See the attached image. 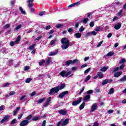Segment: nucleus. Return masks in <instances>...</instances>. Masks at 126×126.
Wrapping results in <instances>:
<instances>
[{
  "instance_id": "1",
  "label": "nucleus",
  "mask_w": 126,
  "mask_h": 126,
  "mask_svg": "<svg viewBox=\"0 0 126 126\" xmlns=\"http://www.w3.org/2000/svg\"><path fill=\"white\" fill-rule=\"evenodd\" d=\"M64 87H65V84H62L60 86H57V87L50 89L49 94H50V95H53L54 93H59L60 90L63 89Z\"/></svg>"
},
{
  "instance_id": "2",
  "label": "nucleus",
  "mask_w": 126,
  "mask_h": 126,
  "mask_svg": "<svg viewBox=\"0 0 126 126\" xmlns=\"http://www.w3.org/2000/svg\"><path fill=\"white\" fill-rule=\"evenodd\" d=\"M76 63H78V60L75 59L74 60H69L65 62V65L68 66L70 64H75Z\"/></svg>"
},
{
  "instance_id": "3",
  "label": "nucleus",
  "mask_w": 126,
  "mask_h": 126,
  "mask_svg": "<svg viewBox=\"0 0 126 126\" xmlns=\"http://www.w3.org/2000/svg\"><path fill=\"white\" fill-rule=\"evenodd\" d=\"M69 92L67 91L63 92L62 93L59 94V97L61 98V99H63V97H64L65 95H67Z\"/></svg>"
},
{
  "instance_id": "4",
  "label": "nucleus",
  "mask_w": 126,
  "mask_h": 126,
  "mask_svg": "<svg viewBox=\"0 0 126 126\" xmlns=\"http://www.w3.org/2000/svg\"><path fill=\"white\" fill-rule=\"evenodd\" d=\"M82 100V97H80L79 98V99L78 100L73 101L72 103V106H76L77 105H78V104L81 102Z\"/></svg>"
},
{
  "instance_id": "5",
  "label": "nucleus",
  "mask_w": 126,
  "mask_h": 126,
  "mask_svg": "<svg viewBox=\"0 0 126 126\" xmlns=\"http://www.w3.org/2000/svg\"><path fill=\"white\" fill-rule=\"evenodd\" d=\"M29 124V121L25 120L20 122V126H26V125H28Z\"/></svg>"
},
{
  "instance_id": "6",
  "label": "nucleus",
  "mask_w": 126,
  "mask_h": 126,
  "mask_svg": "<svg viewBox=\"0 0 126 126\" xmlns=\"http://www.w3.org/2000/svg\"><path fill=\"white\" fill-rule=\"evenodd\" d=\"M9 118H10L9 115H6L4 117L3 119L1 120L0 123L3 124L4 122H8V119H9Z\"/></svg>"
},
{
  "instance_id": "7",
  "label": "nucleus",
  "mask_w": 126,
  "mask_h": 126,
  "mask_svg": "<svg viewBox=\"0 0 126 126\" xmlns=\"http://www.w3.org/2000/svg\"><path fill=\"white\" fill-rule=\"evenodd\" d=\"M98 105L97 103H94L92 106V109L91 110V112H94V111H96L97 110V108Z\"/></svg>"
},
{
  "instance_id": "8",
  "label": "nucleus",
  "mask_w": 126,
  "mask_h": 126,
  "mask_svg": "<svg viewBox=\"0 0 126 126\" xmlns=\"http://www.w3.org/2000/svg\"><path fill=\"white\" fill-rule=\"evenodd\" d=\"M34 1V0H29L27 2L29 3L28 7H33L34 6V3H33Z\"/></svg>"
},
{
  "instance_id": "9",
  "label": "nucleus",
  "mask_w": 126,
  "mask_h": 126,
  "mask_svg": "<svg viewBox=\"0 0 126 126\" xmlns=\"http://www.w3.org/2000/svg\"><path fill=\"white\" fill-rule=\"evenodd\" d=\"M61 43L62 44H69V41L66 40V38L63 37L61 39Z\"/></svg>"
},
{
  "instance_id": "10",
  "label": "nucleus",
  "mask_w": 126,
  "mask_h": 126,
  "mask_svg": "<svg viewBox=\"0 0 126 126\" xmlns=\"http://www.w3.org/2000/svg\"><path fill=\"white\" fill-rule=\"evenodd\" d=\"M59 114L61 115H63V116H66V114H67V112L66 110L61 109L59 111Z\"/></svg>"
},
{
  "instance_id": "11",
  "label": "nucleus",
  "mask_w": 126,
  "mask_h": 126,
  "mask_svg": "<svg viewBox=\"0 0 126 126\" xmlns=\"http://www.w3.org/2000/svg\"><path fill=\"white\" fill-rule=\"evenodd\" d=\"M79 4H80V1H78L77 2H75V3H73L72 4L68 5L67 6V7L69 8V7H73V6L76 5L77 6V5H79Z\"/></svg>"
},
{
  "instance_id": "12",
  "label": "nucleus",
  "mask_w": 126,
  "mask_h": 126,
  "mask_svg": "<svg viewBox=\"0 0 126 126\" xmlns=\"http://www.w3.org/2000/svg\"><path fill=\"white\" fill-rule=\"evenodd\" d=\"M51 100H52V97L51 96H49L46 102L44 104V107H47L49 105V104L50 103V102H51Z\"/></svg>"
},
{
  "instance_id": "13",
  "label": "nucleus",
  "mask_w": 126,
  "mask_h": 126,
  "mask_svg": "<svg viewBox=\"0 0 126 126\" xmlns=\"http://www.w3.org/2000/svg\"><path fill=\"white\" fill-rule=\"evenodd\" d=\"M121 27H122L121 23H117L114 26V28L116 30H119V29H120Z\"/></svg>"
},
{
  "instance_id": "14",
  "label": "nucleus",
  "mask_w": 126,
  "mask_h": 126,
  "mask_svg": "<svg viewBox=\"0 0 126 126\" xmlns=\"http://www.w3.org/2000/svg\"><path fill=\"white\" fill-rule=\"evenodd\" d=\"M68 122H69V119H65V120L62 122V126H66L68 124Z\"/></svg>"
},
{
  "instance_id": "15",
  "label": "nucleus",
  "mask_w": 126,
  "mask_h": 126,
  "mask_svg": "<svg viewBox=\"0 0 126 126\" xmlns=\"http://www.w3.org/2000/svg\"><path fill=\"white\" fill-rule=\"evenodd\" d=\"M69 45H70V43H67L65 44L64 45H62V48L63 50H66V48L69 47Z\"/></svg>"
},
{
  "instance_id": "16",
  "label": "nucleus",
  "mask_w": 126,
  "mask_h": 126,
  "mask_svg": "<svg viewBox=\"0 0 126 126\" xmlns=\"http://www.w3.org/2000/svg\"><path fill=\"white\" fill-rule=\"evenodd\" d=\"M74 37L76 38V39H79V38H81V33L77 32L74 35Z\"/></svg>"
},
{
  "instance_id": "17",
  "label": "nucleus",
  "mask_w": 126,
  "mask_h": 126,
  "mask_svg": "<svg viewBox=\"0 0 126 126\" xmlns=\"http://www.w3.org/2000/svg\"><path fill=\"white\" fill-rule=\"evenodd\" d=\"M21 39V36L20 35H18L15 41L16 45L19 44V42H20V40Z\"/></svg>"
},
{
  "instance_id": "18",
  "label": "nucleus",
  "mask_w": 126,
  "mask_h": 126,
  "mask_svg": "<svg viewBox=\"0 0 126 126\" xmlns=\"http://www.w3.org/2000/svg\"><path fill=\"white\" fill-rule=\"evenodd\" d=\"M58 53H59V50H55V52H50L49 54V56L50 57H52L53 56H56V55H57Z\"/></svg>"
},
{
  "instance_id": "19",
  "label": "nucleus",
  "mask_w": 126,
  "mask_h": 126,
  "mask_svg": "<svg viewBox=\"0 0 126 126\" xmlns=\"http://www.w3.org/2000/svg\"><path fill=\"white\" fill-rule=\"evenodd\" d=\"M122 74H123V72H117L114 74V77H119V76H121Z\"/></svg>"
},
{
  "instance_id": "20",
  "label": "nucleus",
  "mask_w": 126,
  "mask_h": 126,
  "mask_svg": "<svg viewBox=\"0 0 126 126\" xmlns=\"http://www.w3.org/2000/svg\"><path fill=\"white\" fill-rule=\"evenodd\" d=\"M91 98V95L90 94H87L84 97V101H87V100H89Z\"/></svg>"
},
{
  "instance_id": "21",
  "label": "nucleus",
  "mask_w": 126,
  "mask_h": 126,
  "mask_svg": "<svg viewBox=\"0 0 126 126\" xmlns=\"http://www.w3.org/2000/svg\"><path fill=\"white\" fill-rule=\"evenodd\" d=\"M85 107V102H83L79 106V110H83Z\"/></svg>"
},
{
  "instance_id": "22",
  "label": "nucleus",
  "mask_w": 126,
  "mask_h": 126,
  "mask_svg": "<svg viewBox=\"0 0 126 126\" xmlns=\"http://www.w3.org/2000/svg\"><path fill=\"white\" fill-rule=\"evenodd\" d=\"M65 73H66V71L65 70H63L60 72V74L62 77H64L65 76Z\"/></svg>"
},
{
  "instance_id": "23",
  "label": "nucleus",
  "mask_w": 126,
  "mask_h": 126,
  "mask_svg": "<svg viewBox=\"0 0 126 126\" xmlns=\"http://www.w3.org/2000/svg\"><path fill=\"white\" fill-rule=\"evenodd\" d=\"M97 75L98 76L99 78H103V77H104V75H103V73L101 72H97Z\"/></svg>"
},
{
  "instance_id": "24",
  "label": "nucleus",
  "mask_w": 126,
  "mask_h": 126,
  "mask_svg": "<svg viewBox=\"0 0 126 126\" xmlns=\"http://www.w3.org/2000/svg\"><path fill=\"white\" fill-rule=\"evenodd\" d=\"M56 42H57V38L52 40L50 41V46H53V45H54L55 44V43H56Z\"/></svg>"
},
{
  "instance_id": "25",
  "label": "nucleus",
  "mask_w": 126,
  "mask_h": 126,
  "mask_svg": "<svg viewBox=\"0 0 126 126\" xmlns=\"http://www.w3.org/2000/svg\"><path fill=\"white\" fill-rule=\"evenodd\" d=\"M108 69V67L104 66L102 67H101L100 68V71H103L105 72Z\"/></svg>"
},
{
  "instance_id": "26",
  "label": "nucleus",
  "mask_w": 126,
  "mask_h": 126,
  "mask_svg": "<svg viewBox=\"0 0 126 126\" xmlns=\"http://www.w3.org/2000/svg\"><path fill=\"white\" fill-rule=\"evenodd\" d=\"M114 55V52L113 51H110L109 52L107 55V57H112V56Z\"/></svg>"
},
{
  "instance_id": "27",
  "label": "nucleus",
  "mask_w": 126,
  "mask_h": 126,
  "mask_svg": "<svg viewBox=\"0 0 126 126\" xmlns=\"http://www.w3.org/2000/svg\"><path fill=\"white\" fill-rule=\"evenodd\" d=\"M40 118L38 116L36 117H33L32 118V121H33V122H36V121H38V120H39Z\"/></svg>"
},
{
  "instance_id": "28",
  "label": "nucleus",
  "mask_w": 126,
  "mask_h": 126,
  "mask_svg": "<svg viewBox=\"0 0 126 126\" xmlns=\"http://www.w3.org/2000/svg\"><path fill=\"white\" fill-rule=\"evenodd\" d=\"M120 82H123V81H126V75L123 76L120 80H119Z\"/></svg>"
},
{
  "instance_id": "29",
  "label": "nucleus",
  "mask_w": 126,
  "mask_h": 126,
  "mask_svg": "<svg viewBox=\"0 0 126 126\" xmlns=\"http://www.w3.org/2000/svg\"><path fill=\"white\" fill-rule=\"evenodd\" d=\"M45 62L46 61H45V60H41V61H40L38 63L39 65H40V66H41V65H43V64H44V63H45Z\"/></svg>"
},
{
  "instance_id": "30",
  "label": "nucleus",
  "mask_w": 126,
  "mask_h": 126,
  "mask_svg": "<svg viewBox=\"0 0 126 126\" xmlns=\"http://www.w3.org/2000/svg\"><path fill=\"white\" fill-rule=\"evenodd\" d=\"M108 82H109V79H105L103 80V82L102 83V85H105L107 84Z\"/></svg>"
},
{
  "instance_id": "31",
  "label": "nucleus",
  "mask_w": 126,
  "mask_h": 126,
  "mask_svg": "<svg viewBox=\"0 0 126 126\" xmlns=\"http://www.w3.org/2000/svg\"><path fill=\"white\" fill-rule=\"evenodd\" d=\"M17 123V120L16 119H14L10 122L11 125H14V124H16Z\"/></svg>"
},
{
  "instance_id": "32",
  "label": "nucleus",
  "mask_w": 126,
  "mask_h": 126,
  "mask_svg": "<svg viewBox=\"0 0 126 126\" xmlns=\"http://www.w3.org/2000/svg\"><path fill=\"white\" fill-rule=\"evenodd\" d=\"M19 10L21 11V13L22 14H26V12L25 11H23V8H22V7H19Z\"/></svg>"
},
{
  "instance_id": "33",
  "label": "nucleus",
  "mask_w": 126,
  "mask_h": 126,
  "mask_svg": "<svg viewBox=\"0 0 126 126\" xmlns=\"http://www.w3.org/2000/svg\"><path fill=\"white\" fill-rule=\"evenodd\" d=\"M35 46H36V44H33L32 45H31L29 47V50H33L34 48H35Z\"/></svg>"
},
{
  "instance_id": "34",
  "label": "nucleus",
  "mask_w": 126,
  "mask_h": 126,
  "mask_svg": "<svg viewBox=\"0 0 126 126\" xmlns=\"http://www.w3.org/2000/svg\"><path fill=\"white\" fill-rule=\"evenodd\" d=\"M45 98H42L38 100V104H41V103H43L45 101Z\"/></svg>"
},
{
  "instance_id": "35",
  "label": "nucleus",
  "mask_w": 126,
  "mask_h": 126,
  "mask_svg": "<svg viewBox=\"0 0 126 126\" xmlns=\"http://www.w3.org/2000/svg\"><path fill=\"white\" fill-rule=\"evenodd\" d=\"M88 21H89V19H88V18H86L83 20V22L85 23V24H86Z\"/></svg>"
},
{
  "instance_id": "36",
  "label": "nucleus",
  "mask_w": 126,
  "mask_h": 126,
  "mask_svg": "<svg viewBox=\"0 0 126 126\" xmlns=\"http://www.w3.org/2000/svg\"><path fill=\"white\" fill-rule=\"evenodd\" d=\"M33 117L32 115H30L26 118V121H29L30 120H31L32 119V117Z\"/></svg>"
},
{
  "instance_id": "37",
  "label": "nucleus",
  "mask_w": 126,
  "mask_h": 126,
  "mask_svg": "<svg viewBox=\"0 0 126 126\" xmlns=\"http://www.w3.org/2000/svg\"><path fill=\"white\" fill-rule=\"evenodd\" d=\"M114 92H115V90H114V88H112L110 90L109 92H108V94H113Z\"/></svg>"
},
{
  "instance_id": "38",
  "label": "nucleus",
  "mask_w": 126,
  "mask_h": 126,
  "mask_svg": "<svg viewBox=\"0 0 126 126\" xmlns=\"http://www.w3.org/2000/svg\"><path fill=\"white\" fill-rule=\"evenodd\" d=\"M125 66H126V65H125L124 63L122 64L119 67V68L121 70L124 69L125 68Z\"/></svg>"
},
{
  "instance_id": "39",
  "label": "nucleus",
  "mask_w": 126,
  "mask_h": 126,
  "mask_svg": "<svg viewBox=\"0 0 126 126\" xmlns=\"http://www.w3.org/2000/svg\"><path fill=\"white\" fill-rule=\"evenodd\" d=\"M90 78H91V76L88 75L86 77V79L85 80V82H87L88 80H90Z\"/></svg>"
},
{
  "instance_id": "40",
  "label": "nucleus",
  "mask_w": 126,
  "mask_h": 126,
  "mask_svg": "<svg viewBox=\"0 0 126 126\" xmlns=\"http://www.w3.org/2000/svg\"><path fill=\"white\" fill-rule=\"evenodd\" d=\"M61 27H63V24H58L56 26V28H61Z\"/></svg>"
},
{
  "instance_id": "41",
  "label": "nucleus",
  "mask_w": 126,
  "mask_h": 126,
  "mask_svg": "<svg viewBox=\"0 0 126 126\" xmlns=\"http://www.w3.org/2000/svg\"><path fill=\"white\" fill-rule=\"evenodd\" d=\"M32 80V79L31 78H28L26 80V83H30L31 81Z\"/></svg>"
},
{
  "instance_id": "42",
  "label": "nucleus",
  "mask_w": 126,
  "mask_h": 126,
  "mask_svg": "<svg viewBox=\"0 0 126 126\" xmlns=\"http://www.w3.org/2000/svg\"><path fill=\"white\" fill-rule=\"evenodd\" d=\"M10 85V83L6 82L2 86V87H8Z\"/></svg>"
},
{
  "instance_id": "43",
  "label": "nucleus",
  "mask_w": 126,
  "mask_h": 126,
  "mask_svg": "<svg viewBox=\"0 0 126 126\" xmlns=\"http://www.w3.org/2000/svg\"><path fill=\"white\" fill-rule=\"evenodd\" d=\"M50 63H51V58L49 57L46 61V64L49 65V64H50Z\"/></svg>"
},
{
  "instance_id": "44",
  "label": "nucleus",
  "mask_w": 126,
  "mask_h": 126,
  "mask_svg": "<svg viewBox=\"0 0 126 126\" xmlns=\"http://www.w3.org/2000/svg\"><path fill=\"white\" fill-rule=\"evenodd\" d=\"M126 63V59H121V61L119 62V63L120 64H122L123 63Z\"/></svg>"
},
{
  "instance_id": "45",
  "label": "nucleus",
  "mask_w": 126,
  "mask_h": 126,
  "mask_svg": "<svg viewBox=\"0 0 126 126\" xmlns=\"http://www.w3.org/2000/svg\"><path fill=\"white\" fill-rule=\"evenodd\" d=\"M27 97V95H24L22 96L20 98V101H22V100H25V99H26V97Z\"/></svg>"
},
{
  "instance_id": "46",
  "label": "nucleus",
  "mask_w": 126,
  "mask_h": 126,
  "mask_svg": "<svg viewBox=\"0 0 126 126\" xmlns=\"http://www.w3.org/2000/svg\"><path fill=\"white\" fill-rule=\"evenodd\" d=\"M70 74H71V71H69L65 73V77H67L68 76V75H70Z\"/></svg>"
},
{
  "instance_id": "47",
  "label": "nucleus",
  "mask_w": 126,
  "mask_h": 126,
  "mask_svg": "<svg viewBox=\"0 0 126 126\" xmlns=\"http://www.w3.org/2000/svg\"><path fill=\"white\" fill-rule=\"evenodd\" d=\"M23 115H24V112L20 113V115L18 117V120H21V118H22Z\"/></svg>"
},
{
  "instance_id": "48",
  "label": "nucleus",
  "mask_w": 126,
  "mask_h": 126,
  "mask_svg": "<svg viewBox=\"0 0 126 126\" xmlns=\"http://www.w3.org/2000/svg\"><path fill=\"white\" fill-rule=\"evenodd\" d=\"M92 93H93V90H90L86 92V94L88 95H89V94H92Z\"/></svg>"
},
{
  "instance_id": "49",
  "label": "nucleus",
  "mask_w": 126,
  "mask_h": 126,
  "mask_svg": "<svg viewBox=\"0 0 126 126\" xmlns=\"http://www.w3.org/2000/svg\"><path fill=\"white\" fill-rule=\"evenodd\" d=\"M84 29H85L83 27V26H82L79 29L80 32H83L84 31Z\"/></svg>"
},
{
  "instance_id": "50",
  "label": "nucleus",
  "mask_w": 126,
  "mask_h": 126,
  "mask_svg": "<svg viewBox=\"0 0 126 126\" xmlns=\"http://www.w3.org/2000/svg\"><path fill=\"white\" fill-rule=\"evenodd\" d=\"M46 13V11H41L39 12V15H40V16H43V15H44V14H45Z\"/></svg>"
},
{
  "instance_id": "51",
  "label": "nucleus",
  "mask_w": 126,
  "mask_h": 126,
  "mask_svg": "<svg viewBox=\"0 0 126 126\" xmlns=\"http://www.w3.org/2000/svg\"><path fill=\"white\" fill-rule=\"evenodd\" d=\"M79 27V22H76L75 24V29H77Z\"/></svg>"
},
{
  "instance_id": "52",
  "label": "nucleus",
  "mask_w": 126,
  "mask_h": 126,
  "mask_svg": "<svg viewBox=\"0 0 126 126\" xmlns=\"http://www.w3.org/2000/svg\"><path fill=\"white\" fill-rule=\"evenodd\" d=\"M62 125H63V120H61L56 125V126H62Z\"/></svg>"
},
{
  "instance_id": "53",
  "label": "nucleus",
  "mask_w": 126,
  "mask_h": 126,
  "mask_svg": "<svg viewBox=\"0 0 126 126\" xmlns=\"http://www.w3.org/2000/svg\"><path fill=\"white\" fill-rule=\"evenodd\" d=\"M103 42H104L103 40L99 42L98 44L97 45V48H99V47H101V45H102V44H103Z\"/></svg>"
},
{
  "instance_id": "54",
  "label": "nucleus",
  "mask_w": 126,
  "mask_h": 126,
  "mask_svg": "<svg viewBox=\"0 0 126 126\" xmlns=\"http://www.w3.org/2000/svg\"><path fill=\"white\" fill-rule=\"evenodd\" d=\"M118 70H120V67H116L114 70L113 72H117Z\"/></svg>"
},
{
  "instance_id": "55",
  "label": "nucleus",
  "mask_w": 126,
  "mask_h": 126,
  "mask_svg": "<svg viewBox=\"0 0 126 126\" xmlns=\"http://www.w3.org/2000/svg\"><path fill=\"white\" fill-rule=\"evenodd\" d=\"M22 26L21 25H19L17 26L15 28V30H19V29H20V28H21Z\"/></svg>"
},
{
  "instance_id": "56",
  "label": "nucleus",
  "mask_w": 126,
  "mask_h": 126,
  "mask_svg": "<svg viewBox=\"0 0 126 126\" xmlns=\"http://www.w3.org/2000/svg\"><path fill=\"white\" fill-rule=\"evenodd\" d=\"M89 36H91V32H88L85 34V37H89Z\"/></svg>"
},
{
  "instance_id": "57",
  "label": "nucleus",
  "mask_w": 126,
  "mask_h": 126,
  "mask_svg": "<svg viewBox=\"0 0 126 126\" xmlns=\"http://www.w3.org/2000/svg\"><path fill=\"white\" fill-rule=\"evenodd\" d=\"M100 29H101V28L100 27H97L94 29L95 31H96V32H99L100 31Z\"/></svg>"
},
{
  "instance_id": "58",
  "label": "nucleus",
  "mask_w": 126,
  "mask_h": 126,
  "mask_svg": "<svg viewBox=\"0 0 126 126\" xmlns=\"http://www.w3.org/2000/svg\"><path fill=\"white\" fill-rule=\"evenodd\" d=\"M10 27V24H7L4 26L5 29H7V28H9Z\"/></svg>"
},
{
  "instance_id": "59",
  "label": "nucleus",
  "mask_w": 126,
  "mask_h": 126,
  "mask_svg": "<svg viewBox=\"0 0 126 126\" xmlns=\"http://www.w3.org/2000/svg\"><path fill=\"white\" fill-rule=\"evenodd\" d=\"M91 12H89L87 14V17H89V18H91L92 16H91Z\"/></svg>"
},
{
  "instance_id": "60",
  "label": "nucleus",
  "mask_w": 126,
  "mask_h": 126,
  "mask_svg": "<svg viewBox=\"0 0 126 126\" xmlns=\"http://www.w3.org/2000/svg\"><path fill=\"white\" fill-rule=\"evenodd\" d=\"M91 69V68H89L88 69H87L85 71H84V73H88V72H89V71H90V70Z\"/></svg>"
},
{
  "instance_id": "61",
  "label": "nucleus",
  "mask_w": 126,
  "mask_h": 126,
  "mask_svg": "<svg viewBox=\"0 0 126 126\" xmlns=\"http://www.w3.org/2000/svg\"><path fill=\"white\" fill-rule=\"evenodd\" d=\"M14 45H15V42H13V41H11L10 42V45L11 46V47H13V46H14Z\"/></svg>"
},
{
  "instance_id": "62",
  "label": "nucleus",
  "mask_w": 126,
  "mask_h": 126,
  "mask_svg": "<svg viewBox=\"0 0 126 126\" xmlns=\"http://www.w3.org/2000/svg\"><path fill=\"white\" fill-rule=\"evenodd\" d=\"M122 13H123V10H121L118 13V16H121V15H122Z\"/></svg>"
},
{
  "instance_id": "63",
  "label": "nucleus",
  "mask_w": 126,
  "mask_h": 126,
  "mask_svg": "<svg viewBox=\"0 0 126 126\" xmlns=\"http://www.w3.org/2000/svg\"><path fill=\"white\" fill-rule=\"evenodd\" d=\"M90 27H93L94 26V22H91L90 23Z\"/></svg>"
},
{
  "instance_id": "64",
  "label": "nucleus",
  "mask_w": 126,
  "mask_h": 126,
  "mask_svg": "<svg viewBox=\"0 0 126 126\" xmlns=\"http://www.w3.org/2000/svg\"><path fill=\"white\" fill-rule=\"evenodd\" d=\"M93 126H99V123L96 122L94 123Z\"/></svg>"
}]
</instances>
